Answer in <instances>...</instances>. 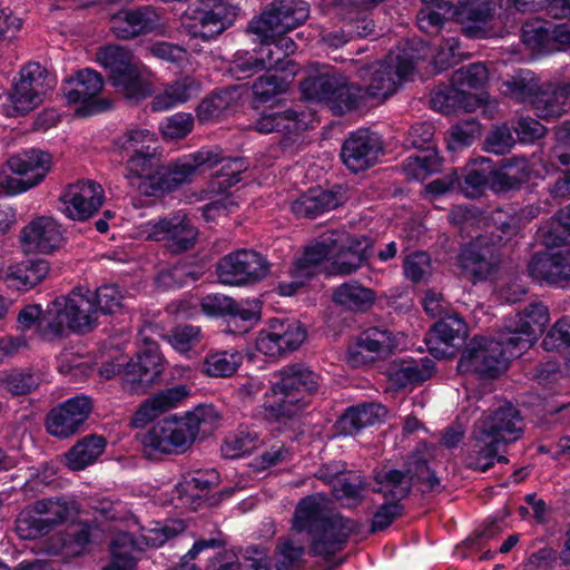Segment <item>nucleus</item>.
<instances>
[{"label":"nucleus","instance_id":"nucleus-1","mask_svg":"<svg viewBox=\"0 0 570 570\" xmlns=\"http://www.w3.org/2000/svg\"><path fill=\"white\" fill-rule=\"evenodd\" d=\"M293 528L311 537L308 554L322 557L327 569L333 570L343 563L342 559L334 560L335 554L346 547L352 534L360 532L362 523L341 513L326 514L321 502L307 495L295 509Z\"/></svg>","mask_w":570,"mask_h":570},{"label":"nucleus","instance_id":"nucleus-2","mask_svg":"<svg viewBox=\"0 0 570 570\" xmlns=\"http://www.w3.org/2000/svg\"><path fill=\"white\" fill-rule=\"evenodd\" d=\"M158 149L124 160L128 184L147 197L160 198L185 184H190L196 167L208 159L207 154L191 153L164 164Z\"/></svg>","mask_w":570,"mask_h":570},{"label":"nucleus","instance_id":"nucleus-3","mask_svg":"<svg viewBox=\"0 0 570 570\" xmlns=\"http://www.w3.org/2000/svg\"><path fill=\"white\" fill-rule=\"evenodd\" d=\"M320 385L321 376L301 363L283 367L264 393V419L287 424L311 405Z\"/></svg>","mask_w":570,"mask_h":570},{"label":"nucleus","instance_id":"nucleus-4","mask_svg":"<svg viewBox=\"0 0 570 570\" xmlns=\"http://www.w3.org/2000/svg\"><path fill=\"white\" fill-rule=\"evenodd\" d=\"M219 415L213 405L200 404L184 416L173 414L155 423L142 436L149 454L184 453L196 440L202 425H214Z\"/></svg>","mask_w":570,"mask_h":570},{"label":"nucleus","instance_id":"nucleus-5","mask_svg":"<svg viewBox=\"0 0 570 570\" xmlns=\"http://www.w3.org/2000/svg\"><path fill=\"white\" fill-rule=\"evenodd\" d=\"M164 372V357L157 342L145 340L135 357L125 356L104 362L99 368L106 380L120 376L130 393L144 394L155 383L159 382Z\"/></svg>","mask_w":570,"mask_h":570},{"label":"nucleus","instance_id":"nucleus-6","mask_svg":"<svg viewBox=\"0 0 570 570\" xmlns=\"http://www.w3.org/2000/svg\"><path fill=\"white\" fill-rule=\"evenodd\" d=\"M132 58L130 50L120 46H105L97 52V61L106 71L108 83L126 99L139 102L149 97L151 90Z\"/></svg>","mask_w":570,"mask_h":570},{"label":"nucleus","instance_id":"nucleus-7","mask_svg":"<svg viewBox=\"0 0 570 570\" xmlns=\"http://www.w3.org/2000/svg\"><path fill=\"white\" fill-rule=\"evenodd\" d=\"M308 17L309 4L304 0H273L248 21L246 31L259 42H274L276 37L303 26Z\"/></svg>","mask_w":570,"mask_h":570},{"label":"nucleus","instance_id":"nucleus-8","mask_svg":"<svg viewBox=\"0 0 570 570\" xmlns=\"http://www.w3.org/2000/svg\"><path fill=\"white\" fill-rule=\"evenodd\" d=\"M66 299H75L79 305L78 311L69 312L70 317L76 318L71 332L86 334L97 326L99 315H115L121 311L124 294L117 284H102L94 292L73 288Z\"/></svg>","mask_w":570,"mask_h":570},{"label":"nucleus","instance_id":"nucleus-9","mask_svg":"<svg viewBox=\"0 0 570 570\" xmlns=\"http://www.w3.org/2000/svg\"><path fill=\"white\" fill-rule=\"evenodd\" d=\"M303 97L308 101L325 102L343 114L360 107V94L354 83L333 68L306 77L301 82Z\"/></svg>","mask_w":570,"mask_h":570},{"label":"nucleus","instance_id":"nucleus-10","mask_svg":"<svg viewBox=\"0 0 570 570\" xmlns=\"http://www.w3.org/2000/svg\"><path fill=\"white\" fill-rule=\"evenodd\" d=\"M78 308L75 299H66V295H61L49 302L46 309L40 304L26 305L18 313L17 322L24 330L36 327L45 340L60 338L67 330L71 332V323H76V318L70 317L69 312Z\"/></svg>","mask_w":570,"mask_h":570},{"label":"nucleus","instance_id":"nucleus-11","mask_svg":"<svg viewBox=\"0 0 570 570\" xmlns=\"http://www.w3.org/2000/svg\"><path fill=\"white\" fill-rule=\"evenodd\" d=\"M47 69L36 61L22 66L19 78L14 77L12 87L8 92V102L2 105V115L6 117L26 116L41 101L46 92Z\"/></svg>","mask_w":570,"mask_h":570},{"label":"nucleus","instance_id":"nucleus-12","mask_svg":"<svg viewBox=\"0 0 570 570\" xmlns=\"http://www.w3.org/2000/svg\"><path fill=\"white\" fill-rule=\"evenodd\" d=\"M8 168L18 177L2 180V195L14 196L38 186L51 170L52 156L37 148L23 149L6 161Z\"/></svg>","mask_w":570,"mask_h":570},{"label":"nucleus","instance_id":"nucleus-13","mask_svg":"<svg viewBox=\"0 0 570 570\" xmlns=\"http://www.w3.org/2000/svg\"><path fill=\"white\" fill-rule=\"evenodd\" d=\"M239 12L240 8L229 0H202L185 28L191 38L209 41L230 28Z\"/></svg>","mask_w":570,"mask_h":570},{"label":"nucleus","instance_id":"nucleus-14","mask_svg":"<svg viewBox=\"0 0 570 570\" xmlns=\"http://www.w3.org/2000/svg\"><path fill=\"white\" fill-rule=\"evenodd\" d=\"M306 336L307 330L301 321L274 317L259 331L255 346L259 353L276 360L298 350Z\"/></svg>","mask_w":570,"mask_h":570},{"label":"nucleus","instance_id":"nucleus-15","mask_svg":"<svg viewBox=\"0 0 570 570\" xmlns=\"http://www.w3.org/2000/svg\"><path fill=\"white\" fill-rule=\"evenodd\" d=\"M509 364L500 344L491 337L474 336L462 351L458 368L481 380H493L507 371Z\"/></svg>","mask_w":570,"mask_h":570},{"label":"nucleus","instance_id":"nucleus-16","mask_svg":"<svg viewBox=\"0 0 570 570\" xmlns=\"http://www.w3.org/2000/svg\"><path fill=\"white\" fill-rule=\"evenodd\" d=\"M104 85L101 73L92 68H83L62 81L61 91L68 104H80L77 110L79 116H89L106 111L111 106L109 100L99 97Z\"/></svg>","mask_w":570,"mask_h":570},{"label":"nucleus","instance_id":"nucleus-17","mask_svg":"<svg viewBox=\"0 0 570 570\" xmlns=\"http://www.w3.org/2000/svg\"><path fill=\"white\" fill-rule=\"evenodd\" d=\"M456 262L462 275L472 284H478L498 273L501 254L493 240L478 236L460 247Z\"/></svg>","mask_w":570,"mask_h":570},{"label":"nucleus","instance_id":"nucleus-18","mask_svg":"<svg viewBox=\"0 0 570 570\" xmlns=\"http://www.w3.org/2000/svg\"><path fill=\"white\" fill-rule=\"evenodd\" d=\"M94 411L92 397L78 393L49 410L45 419L46 431L59 440L81 433Z\"/></svg>","mask_w":570,"mask_h":570},{"label":"nucleus","instance_id":"nucleus-19","mask_svg":"<svg viewBox=\"0 0 570 570\" xmlns=\"http://www.w3.org/2000/svg\"><path fill=\"white\" fill-rule=\"evenodd\" d=\"M269 272L268 261L253 249H237L219 259L216 274L220 283L244 286L261 282Z\"/></svg>","mask_w":570,"mask_h":570},{"label":"nucleus","instance_id":"nucleus-20","mask_svg":"<svg viewBox=\"0 0 570 570\" xmlns=\"http://www.w3.org/2000/svg\"><path fill=\"white\" fill-rule=\"evenodd\" d=\"M149 238L160 242L170 254H181L191 249L197 240L198 230L191 219L180 212L150 220Z\"/></svg>","mask_w":570,"mask_h":570},{"label":"nucleus","instance_id":"nucleus-21","mask_svg":"<svg viewBox=\"0 0 570 570\" xmlns=\"http://www.w3.org/2000/svg\"><path fill=\"white\" fill-rule=\"evenodd\" d=\"M382 154L383 142L379 135L360 128L344 139L340 157L350 171L357 174L373 167Z\"/></svg>","mask_w":570,"mask_h":570},{"label":"nucleus","instance_id":"nucleus-22","mask_svg":"<svg viewBox=\"0 0 570 570\" xmlns=\"http://www.w3.org/2000/svg\"><path fill=\"white\" fill-rule=\"evenodd\" d=\"M104 200V189L98 183L79 181L61 194L59 210L71 220L85 222L98 213Z\"/></svg>","mask_w":570,"mask_h":570},{"label":"nucleus","instance_id":"nucleus-23","mask_svg":"<svg viewBox=\"0 0 570 570\" xmlns=\"http://www.w3.org/2000/svg\"><path fill=\"white\" fill-rule=\"evenodd\" d=\"M373 243L365 236L335 233L332 272L346 276L366 265L373 256Z\"/></svg>","mask_w":570,"mask_h":570},{"label":"nucleus","instance_id":"nucleus-24","mask_svg":"<svg viewBox=\"0 0 570 570\" xmlns=\"http://www.w3.org/2000/svg\"><path fill=\"white\" fill-rule=\"evenodd\" d=\"M522 422L520 411L507 402L480 422L479 434L483 441L492 440L498 444H508L522 436Z\"/></svg>","mask_w":570,"mask_h":570},{"label":"nucleus","instance_id":"nucleus-25","mask_svg":"<svg viewBox=\"0 0 570 570\" xmlns=\"http://www.w3.org/2000/svg\"><path fill=\"white\" fill-rule=\"evenodd\" d=\"M110 31L117 39L131 40L154 32L159 24V16L151 6L122 8L110 14Z\"/></svg>","mask_w":570,"mask_h":570},{"label":"nucleus","instance_id":"nucleus-26","mask_svg":"<svg viewBox=\"0 0 570 570\" xmlns=\"http://www.w3.org/2000/svg\"><path fill=\"white\" fill-rule=\"evenodd\" d=\"M197 153L207 154L208 159L196 167L195 175L203 174L208 169L220 166L214 174L210 186L214 190L220 194L228 193V190L242 180V175L247 171L249 161L246 157H224L223 151L216 149L202 148Z\"/></svg>","mask_w":570,"mask_h":570},{"label":"nucleus","instance_id":"nucleus-27","mask_svg":"<svg viewBox=\"0 0 570 570\" xmlns=\"http://www.w3.org/2000/svg\"><path fill=\"white\" fill-rule=\"evenodd\" d=\"M495 14L492 0H458L453 1V21L462 24V33L469 39H487L490 30L485 26Z\"/></svg>","mask_w":570,"mask_h":570},{"label":"nucleus","instance_id":"nucleus-28","mask_svg":"<svg viewBox=\"0 0 570 570\" xmlns=\"http://www.w3.org/2000/svg\"><path fill=\"white\" fill-rule=\"evenodd\" d=\"M346 199V187L341 184H335L328 189L315 187L295 199L291 210L297 218L315 219L343 205Z\"/></svg>","mask_w":570,"mask_h":570},{"label":"nucleus","instance_id":"nucleus-29","mask_svg":"<svg viewBox=\"0 0 570 570\" xmlns=\"http://www.w3.org/2000/svg\"><path fill=\"white\" fill-rule=\"evenodd\" d=\"M254 128L259 134L298 135L307 129V115L284 105H269L259 114Z\"/></svg>","mask_w":570,"mask_h":570},{"label":"nucleus","instance_id":"nucleus-30","mask_svg":"<svg viewBox=\"0 0 570 570\" xmlns=\"http://www.w3.org/2000/svg\"><path fill=\"white\" fill-rule=\"evenodd\" d=\"M528 274L540 283L563 286L570 281V249L535 253L528 263Z\"/></svg>","mask_w":570,"mask_h":570},{"label":"nucleus","instance_id":"nucleus-31","mask_svg":"<svg viewBox=\"0 0 570 570\" xmlns=\"http://www.w3.org/2000/svg\"><path fill=\"white\" fill-rule=\"evenodd\" d=\"M396 346L393 332L377 326L368 327L361 332L355 346L348 350V361L352 365L371 363L374 356L366 357L363 353L370 352L376 356L389 355Z\"/></svg>","mask_w":570,"mask_h":570},{"label":"nucleus","instance_id":"nucleus-32","mask_svg":"<svg viewBox=\"0 0 570 570\" xmlns=\"http://www.w3.org/2000/svg\"><path fill=\"white\" fill-rule=\"evenodd\" d=\"M20 238L24 245L42 254L55 252L65 240L61 225L49 216L32 219L22 228Z\"/></svg>","mask_w":570,"mask_h":570},{"label":"nucleus","instance_id":"nucleus-33","mask_svg":"<svg viewBox=\"0 0 570 570\" xmlns=\"http://www.w3.org/2000/svg\"><path fill=\"white\" fill-rule=\"evenodd\" d=\"M279 57H274L271 42H261L258 49L253 51H237L229 65V72L238 80L247 79L263 70L277 69Z\"/></svg>","mask_w":570,"mask_h":570},{"label":"nucleus","instance_id":"nucleus-34","mask_svg":"<svg viewBox=\"0 0 570 570\" xmlns=\"http://www.w3.org/2000/svg\"><path fill=\"white\" fill-rule=\"evenodd\" d=\"M188 395L187 386L179 384L148 397L136 411L132 417L134 425L140 428L153 422L164 412L176 407Z\"/></svg>","mask_w":570,"mask_h":570},{"label":"nucleus","instance_id":"nucleus-35","mask_svg":"<svg viewBox=\"0 0 570 570\" xmlns=\"http://www.w3.org/2000/svg\"><path fill=\"white\" fill-rule=\"evenodd\" d=\"M570 98V83H541L532 100L535 115L544 120H552L567 112Z\"/></svg>","mask_w":570,"mask_h":570},{"label":"nucleus","instance_id":"nucleus-36","mask_svg":"<svg viewBox=\"0 0 570 570\" xmlns=\"http://www.w3.org/2000/svg\"><path fill=\"white\" fill-rule=\"evenodd\" d=\"M49 269V263L46 259H26L9 266L2 281L7 288L28 292L46 278Z\"/></svg>","mask_w":570,"mask_h":570},{"label":"nucleus","instance_id":"nucleus-37","mask_svg":"<svg viewBox=\"0 0 570 570\" xmlns=\"http://www.w3.org/2000/svg\"><path fill=\"white\" fill-rule=\"evenodd\" d=\"M385 407L376 403H362L347 407L337 419L335 430L340 435H354L379 422Z\"/></svg>","mask_w":570,"mask_h":570},{"label":"nucleus","instance_id":"nucleus-38","mask_svg":"<svg viewBox=\"0 0 570 570\" xmlns=\"http://www.w3.org/2000/svg\"><path fill=\"white\" fill-rule=\"evenodd\" d=\"M416 13L419 29L428 36H438L446 24L453 23V0H422Z\"/></svg>","mask_w":570,"mask_h":570},{"label":"nucleus","instance_id":"nucleus-39","mask_svg":"<svg viewBox=\"0 0 570 570\" xmlns=\"http://www.w3.org/2000/svg\"><path fill=\"white\" fill-rule=\"evenodd\" d=\"M374 481L376 487L372 492L380 494L386 501L403 503L413 491L404 470H381L375 472Z\"/></svg>","mask_w":570,"mask_h":570},{"label":"nucleus","instance_id":"nucleus-40","mask_svg":"<svg viewBox=\"0 0 570 570\" xmlns=\"http://www.w3.org/2000/svg\"><path fill=\"white\" fill-rule=\"evenodd\" d=\"M107 440L102 435L89 434L79 439L66 453L68 466L73 471L85 470L105 452Z\"/></svg>","mask_w":570,"mask_h":570},{"label":"nucleus","instance_id":"nucleus-41","mask_svg":"<svg viewBox=\"0 0 570 570\" xmlns=\"http://www.w3.org/2000/svg\"><path fill=\"white\" fill-rule=\"evenodd\" d=\"M332 299L345 309L366 312L374 305L376 294L356 281H348L334 288Z\"/></svg>","mask_w":570,"mask_h":570},{"label":"nucleus","instance_id":"nucleus-42","mask_svg":"<svg viewBox=\"0 0 570 570\" xmlns=\"http://www.w3.org/2000/svg\"><path fill=\"white\" fill-rule=\"evenodd\" d=\"M200 82L190 76L181 77L169 83L163 95L156 96L150 106L153 111H163L186 102L198 96Z\"/></svg>","mask_w":570,"mask_h":570},{"label":"nucleus","instance_id":"nucleus-43","mask_svg":"<svg viewBox=\"0 0 570 570\" xmlns=\"http://www.w3.org/2000/svg\"><path fill=\"white\" fill-rule=\"evenodd\" d=\"M238 98L237 87H224L205 97L196 108L200 122H210L233 110Z\"/></svg>","mask_w":570,"mask_h":570},{"label":"nucleus","instance_id":"nucleus-44","mask_svg":"<svg viewBox=\"0 0 570 570\" xmlns=\"http://www.w3.org/2000/svg\"><path fill=\"white\" fill-rule=\"evenodd\" d=\"M114 145L122 160L159 148L157 135L149 129L139 127L128 128L115 139Z\"/></svg>","mask_w":570,"mask_h":570},{"label":"nucleus","instance_id":"nucleus-45","mask_svg":"<svg viewBox=\"0 0 570 570\" xmlns=\"http://www.w3.org/2000/svg\"><path fill=\"white\" fill-rule=\"evenodd\" d=\"M334 238L335 233H332L328 236L322 237V239L316 242L314 245L305 247L302 256L294 263L293 274L295 276L313 277L315 274L313 268L317 267L326 259H330L332 263L334 255Z\"/></svg>","mask_w":570,"mask_h":570},{"label":"nucleus","instance_id":"nucleus-46","mask_svg":"<svg viewBox=\"0 0 570 570\" xmlns=\"http://www.w3.org/2000/svg\"><path fill=\"white\" fill-rule=\"evenodd\" d=\"M493 342L500 344L503 356L510 363L511 360L520 357L535 342L529 332L522 330L513 321H509L503 331L491 337Z\"/></svg>","mask_w":570,"mask_h":570},{"label":"nucleus","instance_id":"nucleus-47","mask_svg":"<svg viewBox=\"0 0 570 570\" xmlns=\"http://www.w3.org/2000/svg\"><path fill=\"white\" fill-rule=\"evenodd\" d=\"M404 471L412 489L416 485L422 494H439L444 490L441 479L424 458L407 461Z\"/></svg>","mask_w":570,"mask_h":570},{"label":"nucleus","instance_id":"nucleus-48","mask_svg":"<svg viewBox=\"0 0 570 570\" xmlns=\"http://www.w3.org/2000/svg\"><path fill=\"white\" fill-rule=\"evenodd\" d=\"M464 332V321L456 314L449 315L439 320L431 326L425 341L429 348L433 352L436 350L431 345L433 342L442 343L445 346H456L460 343H463L464 337L462 335Z\"/></svg>","mask_w":570,"mask_h":570},{"label":"nucleus","instance_id":"nucleus-49","mask_svg":"<svg viewBox=\"0 0 570 570\" xmlns=\"http://www.w3.org/2000/svg\"><path fill=\"white\" fill-rule=\"evenodd\" d=\"M435 372V363L429 357L421 358L420 362L414 360L403 362L401 366L394 368L390 373V380L397 387H406L415 385L431 379Z\"/></svg>","mask_w":570,"mask_h":570},{"label":"nucleus","instance_id":"nucleus-50","mask_svg":"<svg viewBox=\"0 0 570 570\" xmlns=\"http://www.w3.org/2000/svg\"><path fill=\"white\" fill-rule=\"evenodd\" d=\"M397 86L391 69L383 67L371 72L366 86L354 83V88H357L360 94V104L367 98L385 100L396 91Z\"/></svg>","mask_w":570,"mask_h":570},{"label":"nucleus","instance_id":"nucleus-51","mask_svg":"<svg viewBox=\"0 0 570 570\" xmlns=\"http://www.w3.org/2000/svg\"><path fill=\"white\" fill-rule=\"evenodd\" d=\"M243 355L238 351H219L206 355L202 372L210 377H229L242 365Z\"/></svg>","mask_w":570,"mask_h":570},{"label":"nucleus","instance_id":"nucleus-52","mask_svg":"<svg viewBox=\"0 0 570 570\" xmlns=\"http://www.w3.org/2000/svg\"><path fill=\"white\" fill-rule=\"evenodd\" d=\"M499 445L492 440H482V435L478 433L476 441L466 452L463 463L469 470L476 472H487L495 464Z\"/></svg>","mask_w":570,"mask_h":570},{"label":"nucleus","instance_id":"nucleus-53","mask_svg":"<svg viewBox=\"0 0 570 570\" xmlns=\"http://www.w3.org/2000/svg\"><path fill=\"white\" fill-rule=\"evenodd\" d=\"M518 326L529 332L535 341L544 332L550 321L548 307L541 303H532L512 318Z\"/></svg>","mask_w":570,"mask_h":570},{"label":"nucleus","instance_id":"nucleus-54","mask_svg":"<svg viewBox=\"0 0 570 570\" xmlns=\"http://www.w3.org/2000/svg\"><path fill=\"white\" fill-rule=\"evenodd\" d=\"M16 523L17 532L27 540H35L47 535L55 529V522L37 513L35 505L31 510L22 511L17 518Z\"/></svg>","mask_w":570,"mask_h":570},{"label":"nucleus","instance_id":"nucleus-55","mask_svg":"<svg viewBox=\"0 0 570 570\" xmlns=\"http://www.w3.org/2000/svg\"><path fill=\"white\" fill-rule=\"evenodd\" d=\"M406 513L404 503L383 500L373 512L370 521L368 534H375L387 530L395 521Z\"/></svg>","mask_w":570,"mask_h":570},{"label":"nucleus","instance_id":"nucleus-56","mask_svg":"<svg viewBox=\"0 0 570 570\" xmlns=\"http://www.w3.org/2000/svg\"><path fill=\"white\" fill-rule=\"evenodd\" d=\"M464 97V89L459 85H442L439 86L431 96V107L443 114L451 115L460 110L461 98Z\"/></svg>","mask_w":570,"mask_h":570},{"label":"nucleus","instance_id":"nucleus-57","mask_svg":"<svg viewBox=\"0 0 570 570\" xmlns=\"http://www.w3.org/2000/svg\"><path fill=\"white\" fill-rule=\"evenodd\" d=\"M305 554V547L296 544L293 539L278 541L275 548V570H299Z\"/></svg>","mask_w":570,"mask_h":570},{"label":"nucleus","instance_id":"nucleus-58","mask_svg":"<svg viewBox=\"0 0 570 570\" xmlns=\"http://www.w3.org/2000/svg\"><path fill=\"white\" fill-rule=\"evenodd\" d=\"M491 160L482 158L481 167H471L464 175L459 176L458 188L466 195L481 194L485 187H490Z\"/></svg>","mask_w":570,"mask_h":570},{"label":"nucleus","instance_id":"nucleus-59","mask_svg":"<svg viewBox=\"0 0 570 570\" xmlns=\"http://www.w3.org/2000/svg\"><path fill=\"white\" fill-rule=\"evenodd\" d=\"M287 82L284 77L272 73L266 70V73L258 77L253 83V95L255 102L267 104L274 97L286 90Z\"/></svg>","mask_w":570,"mask_h":570},{"label":"nucleus","instance_id":"nucleus-60","mask_svg":"<svg viewBox=\"0 0 570 570\" xmlns=\"http://www.w3.org/2000/svg\"><path fill=\"white\" fill-rule=\"evenodd\" d=\"M225 546H227V541L220 531H218L217 537L208 539L200 538L196 540L187 553L181 557L179 566L181 570H202V568L193 561L207 554L210 550L224 548Z\"/></svg>","mask_w":570,"mask_h":570},{"label":"nucleus","instance_id":"nucleus-61","mask_svg":"<svg viewBox=\"0 0 570 570\" xmlns=\"http://www.w3.org/2000/svg\"><path fill=\"white\" fill-rule=\"evenodd\" d=\"M195 282L197 277L186 265H175L157 273L155 284L161 291L179 289Z\"/></svg>","mask_w":570,"mask_h":570},{"label":"nucleus","instance_id":"nucleus-62","mask_svg":"<svg viewBox=\"0 0 570 570\" xmlns=\"http://www.w3.org/2000/svg\"><path fill=\"white\" fill-rule=\"evenodd\" d=\"M503 521V518L489 517L462 542V547L469 550H482L489 540L502 532Z\"/></svg>","mask_w":570,"mask_h":570},{"label":"nucleus","instance_id":"nucleus-63","mask_svg":"<svg viewBox=\"0 0 570 570\" xmlns=\"http://www.w3.org/2000/svg\"><path fill=\"white\" fill-rule=\"evenodd\" d=\"M523 39L530 46L542 51H556L554 23L539 22L523 28Z\"/></svg>","mask_w":570,"mask_h":570},{"label":"nucleus","instance_id":"nucleus-64","mask_svg":"<svg viewBox=\"0 0 570 570\" xmlns=\"http://www.w3.org/2000/svg\"><path fill=\"white\" fill-rule=\"evenodd\" d=\"M543 350L548 352L561 351L570 346V316H562L544 335Z\"/></svg>","mask_w":570,"mask_h":570}]
</instances>
